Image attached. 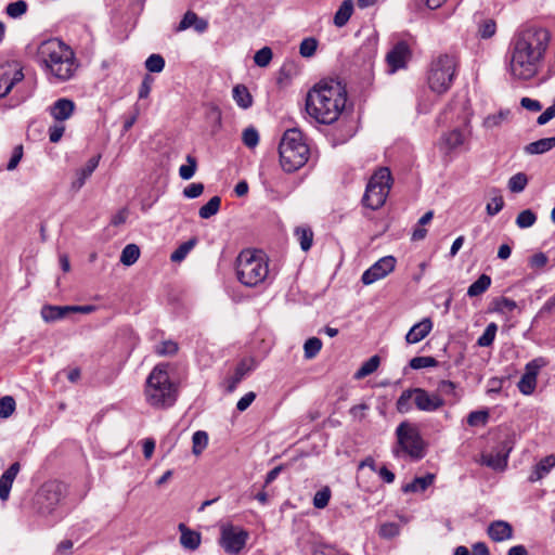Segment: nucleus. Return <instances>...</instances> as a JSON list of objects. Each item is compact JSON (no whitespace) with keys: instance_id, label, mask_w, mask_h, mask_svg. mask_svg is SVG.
Returning <instances> with one entry per match:
<instances>
[{"instance_id":"f257e3e1","label":"nucleus","mask_w":555,"mask_h":555,"mask_svg":"<svg viewBox=\"0 0 555 555\" xmlns=\"http://www.w3.org/2000/svg\"><path fill=\"white\" fill-rule=\"evenodd\" d=\"M551 41L547 28L524 25L513 36L508 48V72L514 79L530 80L544 62Z\"/></svg>"},{"instance_id":"f03ea898","label":"nucleus","mask_w":555,"mask_h":555,"mask_svg":"<svg viewBox=\"0 0 555 555\" xmlns=\"http://www.w3.org/2000/svg\"><path fill=\"white\" fill-rule=\"evenodd\" d=\"M347 91L337 80H324L317 83L307 94L306 111L320 124L335 122L344 111Z\"/></svg>"},{"instance_id":"7ed1b4c3","label":"nucleus","mask_w":555,"mask_h":555,"mask_svg":"<svg viewBox=\"0 0 555 555\" xmlns=\"http://www.w3.org/2000/svg\"><path fill=\"white\" fill-rule=\"evenodd\" d=\"M37 62L51 82L70 80L79 67L73 49L56 38L44 40L39 44Z\"/></svg>"},{"instance_id":"20e7f679","label":"nucleus","mask_w":555,"mask_h":555,"mask_svg":"<svg viewBox=\"0 0 555 555\" xmlns=\"http://www.w3.org/2000/svg\"><path fill=\"white\" fill-rule=\"evenodd\" d=\"M279 154L284 171L294 172L301 168L310 155L301 131L295 128L286 130L279 145Z\"/></svg>"},{"instance_id":"39448f33","label":"nucleus","mask_w":555,"mask_h":555,"mask_svg":"<svg viewBox=\"0 0 555 555\" xmlns=\"http://www.w3.org/2000/svg\"><path fill=\"white\" fill-rule=\"evenodd\" d=\"M237 280L247 287L262 284L269 276V263L262 251L245 249L236 258Z\"/></svg>"},{"instance_id":"423d86ee","label":"nucleus","mask_w":555,"mask_h":555,"mask_svg":"<svg viewBox=\"0 0 555 555\" xmlns=\"http://www.w3.org/2000/svg\"><path fill=\"white\" fill-rule=\"evenodd\" d=\"M396 437L397 442L392 447L395 457H409L412 461H420L425 456V442L415 426L402 422L396 429Z\"/></svg>"},{"instance_id":"0eeeda50","label":"nucleus","mask_w":555,"mask_h":555,"mask_svg":"<svg viewBox=\"0 0 555 555\" xmlns=\"http://www.w3.org/2000/svg\"><path fill=\"white\" fill-rule=\"evenodd\" d=\"M444 404L446 400L440 395L415 387L401 392L396 402V408L401 414L410 412L413 406L418 411L433 413L441 409Z\"/></svg>"},{"instance_id":"6e6552de","label":"nucleus","mask_w":555,"mask_h":555,"mask_svg":"<svg viewBox=\"0 0 555 555\" xmlns=\"http://www.w3.org/2000/svg\"><path fill=\"white\" fill-rule=\"evenodd\" d=\"M145 396L153 406H167L175 402L172 384L169 380L167 365H156L146 380Z\"/></svg>"},{"instance_id":"1a4fd4ad","label":"nucleus","mask_w":555,"mask_h":555,"mask_svg":"<svg viewBox=\"0 0 555 555\" xmlns=\"http://www.w3.org/2000/svg\"><path fill=\"white\" fill-rule=\"evenodd\" d=\"M456 57L451 54H440L433 60L428 72V86L438 93H444L452 85L456 72Z\"/></svg>"},{"instance_id":"9d476101","label":"nucleus","mask_w":555,"mask_h":555,"mask_svg":"<svg viewBox=\"0 0 555 555\" xmlns=\"http://www.w3.org/2000/svg\"><path fill=\"white\" fill-rule=\"evenodd\" d=\"M392 184L391 172L387 167H380L370 178L362 198L364 206L379 209L388 197Z\"/></svg>"},{"instance_id":"9b49d317","label":"nucleus","mask_w":555,"mask_h":555,"mask_svg":"<svg viewBox=\"0 0 555 555\" xmlns=\"http://www.w3.org/2000/svg\"><path fill=\"white\" fill-rule=\"evenodd\" d=\"M65 487L59 481H48L37 493V505L42 514L51 513L64 496Z\"/></svg>"},{"instance_id":"f8f14e48","label":"nucleus","mask_w":555,"mask_h":555,"mask_svg":"<svg viewBox=\"0 0 555 555\" xmlns=\"http://www.w3.org/2000/svg\"><path fill=\"white\" fill-rule=\"evenodd\" d=\"M247 531L233 526H224L221 529L220 544L227 553L236 554L246 544Z\"/></svg>"},{"instance_id":"ddd939ff","label":"nucleus","mask_w":555,"mask_h":555,"mask_svg":"<svg viewBox=\"0 0 555 555\" xmlns=\"http://www.w3.org/2000/svg\"><path fill=\"white\" fill-rule=\"evenodd\" d=\"M396 263L397 260L393 256L382 257L363 272L361 276L362 283L364 285H371L374 282L386 278L395 270Z\"/></svg>"},{"instance_id":"4468645a","label":"nucleus","mask_w":555,"mask_h":555,"mask_svg":"<svg viewBox=\"0 0 555 555\" xmlns=\"http://www.w3.org/2000/svg\"><path fill=\"white\" fill-rule=\"evenodd\" d=\"M465 142V132L460 128H455L451 131L442 133L437 142V145L442 153L448 155L462 146Z\"/></svg>"},{"instance_id":"2eb2a0df","label":"nucleus","mask_w":555,"mask_h":555,"mask_svg":"<svg viewBox=\"0 0 555 555\" xmlns=\"http://www.w3.org/2000/svg\"><path fill=\"white\" fill-rule=\"evenodd\" d=\"M410 50L405 42L400 41L393 46V48L387 53L386 60L390 67V72L403 68L409 59Z\"/></svg>"},{"instance_id":"dca6fc26","label":"nucleus","mask_w":555,"mask_h":555,"mask_svg":"<svg viewBox=\"0 0 555 555\" xmlns=\"http://www.w3.org/2000/svg\"><path fill=\"white\" fill-rule=\"evenodd\" d=\"M256 364L253 359H243L235 367L234 374L227 378V389L232 392L243 378L255 369Z\"/></svg>"},{"instance_id":"f3484780","label":"nucleus","mask_w":555,"mask_h":555,"mask_svg":"<svg viewBox=\"0 0 555 555\" xmlns=\"http://www.w3.org/2000/svg\"><path fill=\"white\" fill-rule=\"evenodd\" d=\"M75 111V103L69 99H59L50 107L49 113L56 121L68 119Z\"/></svg>"},{"instance_id":"a211bd4d","label":"nucleus","mask_w":555,"mask_h":555,"mask_svg":"<svg viewBox=\"0 0 555 555\" xmlns=\"http://www.w3.org/2000/svg\"><path fill=\"white\" fill-rule=\"evenodd\" d=\"M433 330V321L424 318L421 322L414 324L405 335L406 344H417L423 340Z\"/></svg>"},{"instance_id":"6ab92c4d","label":"nucleus","mask_w":555,"mask_h":555,"mask_svg":"<svg viewBox=\"0 0 555 555\" xmlns=\"http://www.w3.org/2000/svg\"><path fill=\"white\" fill-rule=\"evenodd\" d=\"M513 532V527L504 520L492 521L488 527V534L494 542L511 540Z\"/></svg>"},{"instance_id":"aec40b11","label":"nucleus","mask_w":555,"mask_h":555,"mask_svg":"<svg viewBox=\"0 0 555 555\" xmlns=\"http://www.w3.org/2000/svg\"><path fill=\"white\" fill-rule=\"evenodd\" d=\"M193 27L197 33H205L208 28V22L205 18L199 17L195 12L188 11L179 25L177 26V31H183L188 28Z\"/></svg>"},{"instance_id":"412c9836","label":"nucleus","mask_w":555,"mask_h":555,"mask_svg":"<svg viewBox=\"0 0 555 555\" xmlns=\"http://www.w3.org/2000/svg\"><path fill=\"white\" fill-rule=\"evenodd\" d=\"M178 529L181 533L180 544L185 550L195 551L199 547L202 537L201 533L186 527L184 524H179Z\"/></svg>"},{"instance_id":"4be33fe9","label":"nucleus","mask_w":555,"mask_h":555,"mask_svg":"<svg viewBox=\"0 0 555 555\" xmlns=\"http://www.w3.org/2000/svg\"><path fill=\"white\" fill-rule=\"evenodd\" d=\"M508 453L509 449L506 451L502 449L495 453L482 454L481 462L488 467L496 470H503L507 465Z\"/></svg>"},{"instance_id":"5701e85b","label":"nucleus","mask_w":555,"mask_h":555,"mask_svg":"<svg viewBox=\"0 0 555 555\" xmlns=\"http://www.w3.org/2000/svg\"><path fill=\"white\" fill-rule=\"evenodd\" d=\"M555 147V137L543 138L527 144L524 147L526 154L540 155Z\"/></svg>"},{"instance_id":"b1692460","label":"nucleus","mask_w":555,"mask_h":555,"mask_svg":"<svg viewBox=\"0 0 555 555\" xmlns=\"http://www.w3.org/2000/svg\"><path fill=\"white\" fill-rule=\"evenodd\" d=\"M555 466V455H547L543 457L534 467L529 476L530 482H535L546 476Z\"/></svg>"},{"instance_id":"393cba45","label":"nucleus","mask_w":555,"mask_h":555,"mask_svg":"<svg viewBox=\"0 0 555 555\" xmlns=\"http://www.w3.org/2000/svg\"><path fill=\"white\" fill-rule=\"evenodd\" d=\"M69 311V306H43L41 309V318L46 322H54L61 320L67 315Z\"/></svg>"},{"instance_id":"a878e982","label":"nucleus","mask_w":555,"mask_h":555,"mask_svg":"<svg viewBox=\"0 0 555 555\" xmlns=\"http://www.w3.org/2000/svg\"><path fill=\"white\" fill-rule=\"evenodd\" d=\"M353 13V1L344 0L334 15V24L337 27L345 26Z\"/></svg>"},{"instance_id":"bb28decb","label":"nucleus","mask_w":555,"mask_h":555,"mask_svg":"<svg viewBox=\"0 0 555 555\" xmlns=\"http://www.w3.org/2000/svg\"><path fill=\"white\" fill-rule=\"evenodd\" d=\"M233 99L237 106L247 109L253 105V96L244 85H237L232 90Z\"/></svg>"},{"instance_id":"cd10ccee","label":"nucleus","mask_w":555,"mask_h":555,"mask_svg":"<svg viewBox=\"0 0 555 555\" xmlns=\"http://www.w3.org/2000/svg\"><path fill=\"white\" fill-rule=\"evenodd\" d=\"M434 479L435 476L433 474H427L423 477H416L413 481L403 486L402 491L405 493L425 491L434 482Z\"/></svg>"},{"instance_id":"c85d7f7f","label":"nucleus","mask_w":555,"mask_h":555,"mask_svg":"<svg viewBox=\"0 0 555 555\" xmlns=\"http://www.w3.org/2000/svg\"><path fill=\"white\" fill-rule=\"evenodd\" d=\"M23 79H24V74H23L22 69L14 70L12 75H10L9 73H4L1 76V81H3V83H4V90L0 91V98H4L5 95H8L10 93V91L12 90V88L17 82L22 81Z\"/></svg>"},{"instance_id":"c756f323","label":"nucleus","mask_w":555,"mask_h":555,"mask_svg":"<svg viewBox=\"0 0 555 555\" xmlns=\"http://www.w3.org/2000/svg\"><path fill=\"white\" fill-rule=\"evenodd\" d=\"M491 285V278L488 274H481L467 289L468 297H477L483 294Z\"/></svg>"},{"instance_id":"7c9ffc66","label":"nucleus","mask_w":555,"mask_h":555,"mask_svg":"<svg viewBox=\"0 0 555 555\" xmlns=\"http://www.w3.org/2000/svg\"><path fill=\"white\" fill-rule=\"evenodd\" d=\"M435 393L440 395L446 401L447 398H450L453 402L460 399L456 391V385L451 380H441L438 384L437 391H435Z\"/></svg>"},{"instance_id":"2f4dec72","label":"nucleus","mask_w":555,"mask_h":555,"mask_svg":"<svg viewBox=\"0 0 555 555\" xmlns=\"http://www.w3.org/2000/svg\"><path fill=\"white\" fill-rule=\"evenodd\" d=\"M295 235L304 251H308L313 243V232L308 227H298L295 230Z\"/></svg>"},{"instance_id":"473e14b6","label":"nucleus","mask_w":555,"mask_h":555,"mask_svg":"<svg viewBox=\"0 0 555 555\" xmlns=\"http://www.w3.org/2000/svg\"><path fill=\"white\" fill-rule=\"evenodd\" d=\"M140 257V248L135 244H128L120 255V262L125 266H132Z\"/></svg>"},{"instance_id":"72a5a7b5","label":"nucleus","mask_w":555,"mask_h":555,"mask_svg":"<svg viewBox=\"0 0 555 555\" xmlns=\"http://www.w3.org/2000/svg\"><path fill=\"white\" fill-rule=\"evenodd\" d=\"M221 205V198L219 196L211 197L204 206H202L198 210V215L202 219H209L215 216Z\"/></svg>"},{"instance_id":"f704fd0d","label":"nucleus","mask_w":555,"mask_h":555,"mask_svg":"<svg viewBox=\"0 0 555 555\" xmlns=\"http://www.w3.org/2000/svg\"><path fill=\"white\" fill-rule=\"evenodd\" d=\"M380 360L378 356L371 357L365 361L361 367L356 372L354 377L358 379L364 378L365 376L374 373L379 366Z\"/></svg>"},{"instance_id":"c9c22d12","label":"nucleus","mask_w":555,"mask_h":555,"mask_svg":"<svg viewBox=\"0 0 555 555\" xmlns=\"http://www.w3.org/2000/svg\"><path fill=\"white\" fill-rule=\"evenodd\" d=\"M509 111L508 109H501L496 114L488 115L483 121L482 126L486 129H493L495 127H500L508 117Z\"/></svg>"},{"instance_id":"e433bc0d","label":"nucleus","mask_w":555,"mask_h":555,"mask_svg":"<svg viewBox=\"0 0 555 555\" xmlns=\"http://www.w3.org/2000/svg\"><path fill=\"white\" fill-rule=\"evenodd\" d=\"M492 194L493 196L486 206L487 214L491 217L498 215L504 207V199L503 196L500 194V191L493 189Z\"/></svg>"},{"instance_id":"4c0bfd02","label":"nucleus","mask_w":555,"mask_h":555,"mask_svg":"<svg viewBox=\"0 0 555 555\" xmlns=\"http://www.w3.org/2000/svg\"><path fill=\"white\" fill-rule=\"evenodd\" d=\"M193 448L192 451L195 455H199L208 444V435L206 431L197 430L192 437Z\"/></svg>"},{"instance_id":"58836bf2","label":"nucleus","mask_w":555,"mask_h":555,"mask_svg":"<svg viewBox=\"0 0 555 555\" xmlns=\"http://www.w3.org/2000/svg\"><path fill=\"white\" fill-rule=\"evenodd\" d=\"M528 184V178L524 172L512 176L508 180V189L513 193H519L525 190Z\"/></svg>"},{"instance_id":"ea45409f","label":"nucleus","mask_w":555,"mask_h":555,"mask_svg":"<svg viewBox=\"0 0 555 555\" xmlns=\"http://www.w3.org/2000/svg\"><path fill=\"white\" fill-rule=\"evenodd\" d=\"M498 332V325L495 323H490L487 325L486 330L483 331L482 335L478 338L477 345L480 347H489L492 345L495 335Z\"/></svg>"},{"instance_id":"a19ab883","label":"nucleus","mask_w":555,"mask_h":555,"mask_svg":"<svg viewBox=\"0 0 555 555\" xmlns=\"http://www.w3.org/2000/svg\"><path fill=\"white\" fill-rule=\"evenodd\" d=\"M537 221V215L531 209L520 211L516 218V224L520 229L532 227Z\"/></svg>"},{"instance_id":"79ce46f5","label":"nucleus","mask_w":555,"mask_h":555,"mask_svg":"<svg viewBox=\"0 0 555 555\" xmlns=\"http://www.w3.org/2000/svg\"><path fill=\"white\" fill-rule=\"evenodd\" d=\"M27 3L24 0L11 2L5 8V13L12 18H18L27 12Z\"/></svg>"},{"instance_id":"37998d69","label":"nucleus","mask_w":555,"mask_h":555,"mask_svg":"<svg viewBox=\"0 0 555 555\" xmlns=\"http://www.w3.org/2000/svg\"><path fill=\"white\" fill-rule=\"evenodd\" d=\"M322 341L318 337H311L306 340L304 345V352L306 359H313L321 350Z\"/></svg>"},{"instance_id":"c03bdc74","label":"nucleus","mask_w":555,"mask_h":555,"mask_svg":"<svg viewBox=\"0 0 555 555\" xmlns=\"http://www.w3.org/2000/svg\"><path fill=\"white\" fill-rule=\"evenodd\" d=\"M438 364V361L430 356L414 357L410 360V367L413 370H421L426 367H434Z\"/></svg>"},{"instance_id":"a18cd8bd","label":"nucleus","mask_w":555,"mask_h":555,"mask_svg":"<svg viewBox=\"0 0 555 555\" xmlns=\"http://www.w3.org/2000/svg\"><path fill=\"white\" fill-rule=\"evenodd\" d=\"M517 308V304L515 300L507 297H499L493 300V310L499 313H505L507 311H513Z\"/></svg>"},{"instance_id":"49530a36","label":"nucleus","mask_w":555,"mask_h":555,"mask_svg":"<svg viewBox=\"0 0 555 555\" xmlns=\"http://www.w3.org/2000/svg\"><path fill=\"white\" fill-rule=\"evenodd\" d=\"M496 31V24L492 18H485L478 24V35L488 39L491 38Z\"/></svg>"},{"instance_id":"de8ad7c7","label":"nucleus","mask_w":555,"mask_h":555,"mask_svg":"<svg viewBox=\"0 0 555 555\" xmlns=\"http://www.w3.org/2000/svg\"><path fill=\"white\" fill-rule=\"evenodd\" d=\"M489 420V412L486 410L473 411L467 416V424L472 427L485 426Z\"/></svg>"},{"instance_id":"09e8293b","label":"nucleus","mask_w":555,"mask_h":555,"mask_svg":"<svg viewBox=\"0 0 555 555\" xmlns=\"http://www.w3.org/2000/svg\"><path fill=\"white\" fill-rule=\"evenodd\" d=\"M318 48V40L313 37L305 38L299 46V53L302 57H311Z\"/></svg>"},{"instance_id":"8fccbe9b","label":"nucleus","mask_w":555,"mask_h":555,"mask_svg":"<svg viewBox=\"0 0 555 555\" xmlns=\"http://www.w3.org/2000/svg\"><path fill=\"white\" fill-rule=\"evenodd\" d=\"M537 386V378L524 373L518 382V389L522 395H531Z\"/></svg>"},{"instance_id":"3c124183","label":"nucleus","mask_w":555,"mask_h":555,"mask_svg":"<svg viewBox=\"0 0 555 555\" xmlns=\"http://www.w3.org/2000/svg\"><path fill=\"white\" fill-rule=\"evenodd\" d=\"M145 67L151 73H160L165 67V60L160 54H151L145 61Z\"/></svg>"},{"instance_id":"603ef678","label":"nucleus","mask_w":555,"mask_h":555,"mask_svg":"<svg viewBox=\"0 0 555 555\" xmlns=\"http://www.w3.org/2000/svg\"><path fill=\"white\" fill-rule=\"evenodd\" d=\"M186 162V165H182L179 168V175L183 180H190L194 176L197 167L196 159L193 156L188 155Z\"/></svg>"},{"instance_id":"864d4df0","label":"nucleus","mask_w":555,"mask_h":555,"mask_svg":"<svg viewBox=\"0 0 555 555\" xmlns=\"http://www.w3.org/2000/svg\"><path fill=\"white\" fill-rule=\"evenodd\" d=\"M331 499V489L328 487H323L321 490L317 491L313 498V506L315 508H324L327 506Z\"/></svg>"},{"instance_id":"5fc2aeb1","label":"nucleus","mask_w":555,"mask_h":555,"mask_svg":"<svg viewBox=\"0 0 555 555\" xmlns=\"http://www.w3.org/2000/svg\"><path fill=\"white\" fill-rule=\"evenodd\" d=\"M545 365H547V361L544 358H535L526 364L525 374L537 378L540 370Z\"/></svg>"},{"instance_id":"6e6d98bb","label":"nucleus","mask_w":555,"mask_h":555,"mask_svg":"<svg viewBox=\"0 0 555 555\" xmlns=\"http://www.w3.org/2000/svg\"><path fill=\"white\" fill-rule=\"evenodd\" d=\"M243 143L249 147L254 149L259 143V134L258 131L254 127H248L243 131L242 137Z\"/></svg>"},{"instance_id":"4d7b16f0","label":"nucleus","mask_w":555,"mask_h":555,"mask_svg":"<svg viewBox=\"0 0 555 555\" xmlns=\"http://www.w3.org/2000/svg\"><path fill=\"white\" fill-rule=\"evenodd\" d=\"M272 60V50L269 47H263L258 50L254 55V61L256 65L260 67H266L269 65Z\"/></svg>"},{"instance_id":"13d9d810","label":"nucleus","mask_w":555,"mask_h":555,"mask_svg":"<svg viewBox=\"0 0 555 555\" xmlns=\"http://www.w3.org/2000/svg\"><path fill=\"white\" fill-rule=\"evenodd\" d=\"M15 410V401L12 397L7 396L0 399V417L7 418L13 414Z\"/></svg>"},{"instance_id":"bf43d9fd","label":"nucleus","mask_w":555,"mask_h":555,"mask_svg":"<svg viewBox=\"0 0 555 555\" xmlns=\"http://www.w3.org/2000/svg\"><path fill=\"white\" fill-rule=\"evenodd\" d=\"M194 242L189 241L180 245L170 256L171 261L173 262H180L182 261L186 255L190 253V250L193 248Z\"/></svg>"},{"instance_id":"052dcab7","label":"nucleus","mask_w":555,"mask_h":555,"mask_svg":"<svg viewBox=\"0 0 555 555\" xmlns=\"http://www.w3.org/2000/svg\"><path fill=\"white\" fill-rule=\"evenodd\" d=\"M178 351V344L172 340L162 341L155 347V352L159 356H172Z\"/></svg>"},{"instance_id":"680f3d73","label":"nucleus","mask_w":555,"mask_h":555,"mask_svg":"<svg viewBox=\"0 0 555 555\" xmlns=\"http://www.w3.org/2000/svg\"><path fill=\"white\" fill-rule=\"evenodd\" d=\"M399 526L395 522H386L379 528V535L386 539H391L399 534Z\"/></svg>"},{"instance_id":"e2e57ef3","label":"nucleus","mask_w":555,"mask_h":555,"mask_svg":"<svg viewBox=\"0 0 555 555\" xmlns=\"http://www.w3.org/2000/svg\"><path fill=\"white\" fill-rule=\"evenodd\" d=\"M204 192V184L203 183H191L183 190V195L186 198H196L201 196Z\"/></svg>"},{"instance_id":"0e129e2a","label":"nucleus","mask_w":555,"mask_h":555,"mask_svg":"<svg viewBox=\"0 0 555 555\" xmlns=\"http://www.w3.org/2000/svg\"><path fill=\"white\" fill-rule=\"evenodd\" d=\"M92 173H87V169L85 167L80 168L76 172V179L72 182V189L75 191L80 190L83 184L86 183V180L91 176Z\"/></svg>"},{"instance_id":"69168bd1","label":"nucleus","mask_w":555,"mask_h":555,"mask_svg":"<svg viewBox=\"0 0 555 555\" xmlns=\"http://www.w3.org/2000/svg\"><path fill=\"white\" fill-rule=\"evenodd\" d=\"M65 131V127L61 124H55L49 128V139L52 143L59 142Z\"/></svg>"},{"instance_id":"338daca9","label":"nucleus","mask_w":555,"mask_h":555,"mask_svg":"<svg viewBox=\"0 0 555 555\" xmlns=\"http://www.w3.org/2000/svg\"><path fill=\"white\" fill-rule=\"evenodd\" d=\"M256 398V393L253 392V391H249L247 393H245L238 401H237V404H236V409L240 411V412H243L245 411L255 400Z\"/></svg>"},{"instance_id":"774afa93","label":"nucleus","mask_w":555,"mask_h":555,"mask_svg":"<svg viewBox=\"0 0 555 555\" xmlns=\"http://www.w3.org/2000/svg\"><path fill=\"white\" fill-rule=\"evenodd\" d=\"M555 117V99L553 104L547 107L537 119L538 125L542 126L547 124L551 119Z\"/></svg>"}]
</instances>
